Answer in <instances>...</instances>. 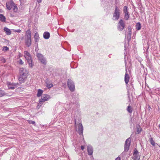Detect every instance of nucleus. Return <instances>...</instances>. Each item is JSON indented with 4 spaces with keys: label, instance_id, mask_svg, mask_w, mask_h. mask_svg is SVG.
Segmentation results:
<instances>
[{
    "label": "nucleus",
    "instance_id": "1",
    "mask_svg": "<svg viewBox=\"0 0 160 160\" xmlns=\"http://www.w3.org/2000/svg\"><path fill=\"white\" fill-rule=\"evenodd\" d=\"M19 74L20 76L18 80L19 82L20 83L24 82L28 75V71L25 68H21L19 70Z\"/></svg>",
    "mask_w": 160,
    "mask_h": 160
},
{
    "label": "nucleus",
    "instance_id": "2",
    "mask_svg": "<svg viewBox=\"0 0 160 160\" xmlns=\"http://www.w3.org/2000/svg\"><path fill=\"white\" fill-rule=\"evenodd\" d=\"M31 32L29 30H28L26 32L25 36V42L26 45L28 47H30L31 44Z\"/></svg>",
    "mask_w": 160,
    "mask_h": 160
},
{
    "label": "nucleus",
    "instance_id": "3",
    "mask_svg": "<svg viewBox=\"0 0 160 160\" xmlns=\"http://www.w3.org/2000/svg\"><path fill=\"white\" fill-rule=\"evenodd\" d=\"M120 10L116 6L115 8L114 12L113 13L112 19L114 20H118L120 16Z\"/></svg>",
    "mask_w": 160,
    "mask_h": 160
},
{
    "label": "nucleus",
    "instance_id": "4",
    "mask_svg": "<svg viewBox=\"0 0 160 160\" xmlns=\"http://www.w3.org/2000/svg\"><path fill=\"white\" fill-rule=\"evenodd\" d=\"M131 142V139L129 138L125 141V144L124 145V152H123L122 154H123L125 153V152H127L129 149V147Z\"/></svg>",
    "mask_w": 160,
    "mask_h": 160
},
{
    "label": "nucleus",
    "instance_id": "5",
    "mask_svg": "<svg viewBox=\"0 0 160 160\" xmlns=\"http://www.w3.org/2000/svg\"><path fill=\"white\" fill-rule=\"evenodd\" d=\"M68 86L71 92H73L75 89V86L73 81L70 79H68Z\"/></svg>",
    "mask_w": 160,
    "mask_h": 160
},
{
    "label": "nucleus",
    "instance_id": "6",
    "mask_svg": "<svg viewBox=\"0 0 160 160\" xmlns=\"http://www.w3.org/2000/svg\"><path fill=\"white\" fill-rule=\"evenodd\" d=\"M37 56L40 62L44 65H46L47 62L46 59L42 54L38 53L37 54Z\"/></svg>",
    "mask_w": 160,
    "mask_h": 160
},
{
    "label": "nucleus",
    "instance_id": "7",
    "mask_svg": "<svg viewBox=\"0 0 160 160\" xmlns=\"http://www.w3.org/2000/svg\"><path fill=\"white\" fill-rule=\"evenodd\" d=\"M125 23L122 19H121L118 24L117 29L120 31H122L125 27Z\"/></svg>",
    "mask_w": 160,
    "mask_h": 160
},
{
    "label": "nucleus",
    "instance_id": "8",
    "mask_svg": "<svg viewBox=\"0 0 160 160\" xmlns=\"http://www.w3.org/2000/svg\"><path fill=\"white\" fill-rule=\"evenodd\" d=\"M51 98V97L49 95L47 94L43 95L39 100V102L40 104H42L44 102L48 100Z\"/></svg>",
    "mask_w": 160,
    "mask_h": 160
},
{
    "label": "nucleus",
    "instance_id": "9",
    "mask_svg": "<svg viewBox=\"0 0 160 160\" xmlns=\"http://www.w3.org/2000/svg\"><path fill=\"white\" fill-rule=\"evenodd\" d=\"M78 132L80 135H82V137H83V127L82 124L81 123H79L78 126Z\"/></svg>",
    "mask_w": 160,
    "mask_h": 160
},
{
    "label": "nucleus",
    "instance_id": "10",
    "mask_svg": "<svg viewBox=\"0 0 160 160\" xmlns=\"http://www.w3.org/2000/svg\"><path fill=\"white\" fill-rule=\"evenodd\" d=\"M14 5L15 3L12 0L6 3V7L9 10H11L13 8V6H14Z\"/></svg>",
    "mask_w": 160,
    "mask_h": 160
},
{
    "label": "nucleus",
    "instance_id": "11",
    "mask_svg": "<svg viewBox=\"0 0 160 160\" xmlns=\"http://www.w3.org/2000/svg\"><path fill=\"white\" fill-rule=\"evenodd\" d=\"M25 58L27 60V62L28 63L29 67H30L31 68L32 67L33 65V64L32 63V60L31 56Z\"/></svg>",
    "mask_w": 160,
    "mask_h": 160
},
{
    "label": "nucleus",
    "instance_id": "12",
    "mask_svg": "<svg viewBox=\"0 0 160 160\" xmlns=\"http://www.w3.org/2000/svg\"><path fill=\"white\" fill-rule=\"evenodd\" d=\"M87 151L88 154L89 155H92L93 152V149L92 147L90 145H88L87 146Z\"/></svg>",
    "mask_w": 160,
    "mask_h": 160
},
{
    "label": "nucleus",
    "instance_id": "13",
    "mask_svg": "<svg viewBox=\"0 0 160 160\" xmlns=\"http://www.w3.org/2000/svg\"><path fill=\"white\" fill-rule=\"evenodd\" d=\"M126 72L125 74V78H124V80L125 83L126 84H127L129 81L130 79V77L128 74L127 72V69H126Z\"/></svg>",
    "mask_w": 160,
    "mask_h": 160
},
{
    "label": "nucleus",
    "instance_id": "14",
    "mask_svg": "<svg viewBox=\"0 0 160 160\" xmlns=\"http://www.w3.org/2000/svg\"><path fill=\"white\" fill-rule=\"evenodd\" d=\"M50 36V33L47 32H45L43 34V38L46 39H48Z\"/></svg>",
    "mask_w": 160,
    "mask_h": 160
},
{
    "label": "nucleus",
    "instance_id": "15",
    "mask_svg": "<svg viewBox=\"0 0 160 160\" xmlns=\"http://www.w3.org/2000/svg\"><path fill=\"white\" fill-rule=\"evenodd\" d=\"M4 96H11V95H8L4 91L0 89V97H2Z\"/></svg>",
    "mask_w": 160,
    "mask_h": 160
},
{
    "label": "nucleus",
    "instance_id": "16",
    "mask_svg": "<svg viewBox=\"0 0 160 160\" xmlns=\"http://www.w3.org/2000/svg\"><path fill=\"white\" fill-rule=\"evenodd\" d=\"M4 30L7 35H9L11 33L10 30L6 27L4 28Z\"/></svg>",
    "mask_w": 160,
    "mask_h": 160
},
{
    "label": "nucleus",
    "instance_id": "17",
    "mask_svg": "<svg viewBox=\"0 0 160 160\" xmlns=\"http://www.w3.org/2000/svg\"><path fill=\"white\" fill-rule=\"evenodd\" d=\"M34 38L35 42H38L39 39V36L38 33V32H36L35 33Z\"/></svg>",
    "mask_w": 160,
    "mask_h": 160
},
{
    "label": "nucleus",
    "instance_id": "18",
    "mask_svg": "<svg viewBox=\"0 0 160 160\" xmlns=\"http://www.w3.org/2000/svg\"><path fill=\"white\" fill-rule=\"evenodd\" d=\"M135 27L136 28L137 30H139L141 28V23L139 22L137 23Z\"/></svg>",
    "mask_w": 160,
    "mask_h": 160
},
{
    "label": "nucleus",
    "instance_id": "19",
    "mask_svg": "<svg viewBox=\"0 0 160 160\" xmlns=\"http://www.w3.org/2000/svg\"><path fill=\"white\" fill-rule=\"evenodd\" d=\"M127 110L129 113H131L133 111V108L130 105L127 107Z\"/></svg>",
    "mask_w": 160,
    "mask_h": 160
},
{
    "label": "nucleus",
    "instance_id": "20",
    "mask_svg": "<svg viewBox=\"0 0 160 160\" xmlns=\"http://www.w3.org/2000/svg\"><path fill=\"white\" fill-rule=\"evenodd\" d=\"M0 20L2 22H5L6 21V18L2 14H0Z\"/></svg>",
    "mask_w": 160,
    "mask_h": 160
},
{
    "label": "nucleus",
    "instance_id": "21",
    "mask_svg": "<svg viewBox=\"0 0 160 160\" xmlns=\"http://www.w3.org/2000/svg\"><path fill=\"white\" fill-rule=\"evenodd\" d=\"M43 93V91L40 89H39L38 90V93L37 94V97H39L41 96Z\"/></svg>",
    "mask_w": 160,
    "mask_h": 160
},
{
    "label": "nucleus",
    "instance_id": "22",
    "mask_svg": "<svg viewBox=\"0 0 160 160\" xmlns=\"http://www.w3.org/2000/svg\"><path fill=\"white\" fill-rule=\"evenodd\" d=\"M134 160H139L140 158V156L138 155V154H133Z\"/></svg>",
    "mask_w": 160,
    "mask_h": 160
},
{
    "label": "nucleus",
    "instance_id": "23",
    "mask_svg": "<svg viewBox=\"0 0 160 160\" xmlns=\"http://www.w3.org/2000/svg\"><path fill=\"white\" fill-rule=\"evenodd\" d=\"M8 86L9 89H14V88H15V87L12 86V84L11 83H8Z\"/></svg>",
    "mask_w": 160,
    "mask_h": 160
},
{
    "label": "nucleus",
    "instance_id": "24",
    "mask_svg": "<svg viewBox=\"0 0 160 160\" xmlns=\"http://www.w3.org/2000/svg\"><path fill=\"white\" fill-rule=\"evenodd\" d=\"M149 141L150 143L153 146H155V144H156V143L153 140L152 138H150L149 139Z\"/></svg>",
    "mask_w": 160,
    "mask_h": 160
},
{
    "label": "nucleus",
    "instance_id": "25",
    "mask_svg": "<svg viewBox=\"0 0 160 160\" xmlns=\"http://www.w3.org/2000/svg\"><path fill=\"white\" fill-rule=\"evenodd\" d=\"M128 35H129L130 37H131L132 34V28L131 26H129L128 27Z\"/></svg>",
    "mask_w": 160,
    "mask_h": 160
},
{
    "label": "nucleus",
    "instance_id": "26",
    "mask_svg": "<svg viewBox=\"0 0 160 160\" xmlns=\"http://www.w3.org/2000/svg\"><path fill=\"white\" fill-rule=\"evenodd\" d=\"M24 56L25 58L30 56V54L28 51H24Z\"/></svg>",
    "mask_w": 160,
    "mask_h": 160
},
{
    "label": "nucleus",
    "instance_id": "27",
    "mask_svg": "<svg viewBox=\"0 0 160 160\" xmlns=\"http://www.w3.org/2000/svg\"><path fill=\"white\" fill-rule=\"evenodd\" d=\"M123 12L124 13H125L127 12H128V8L127 6H124L123 7Z\"/></svg>",
    "mask_w": 160,
    "mask_h": 160
},
{
    "label": "nucleus",
    "instance_id": "28",
    "mask_svg": "<svg viewBox=\"0 0 160 160\" xmlns=\"http://www.w3.org/2000/svg\"><path fill=\"white\" fill-rule=\"evenodd\" d=\"M13 10L15 12H16L18 11V8L17 6L15 5L14 6H13Z\"/></svg>",
    "mask_w": 160,
    "mask_h": 160
},
{
    "label": "nucleus",
    "instance_id": "29",
    "mask_svg": "<svg viewBox=\"0 0 160 160\" xmlns=\"http://www.w3.org/2000/svg\"><path fill=\"white\" fill-rule=\"evenodd\" d=\"M28 122L29 123L32 124L34 125H35L36 124L35 122L32 120H29Z\"/></svg>",
    "mask_w": 160,
    "mask_h": 160
},
{
    "label": "nucleus",
    "instance_id": "30",
    "mask_svg": "<svg viewBox=\"0 0 160 160\" xmlns=\"http://www.w3.org/2000/svg\"><path fill=\"white\" fill-rule=\"evenodd\" d=\"M129 17V15H125L124 19L126 20H127Z\"/></svg>",
    "mask_w": 160,
    "mask_h": 160
},
{
    "label": "nucleus",
    "instance_id": "31",
    "mask_svg": "<svg viewBox=\"0 0 160 160\" xmlns=\"http://www.w3.org/2000/svg\"><path fill=\"white\" fill-rule=\"evenodd\" d=\"M12 86H13L15 88H16L18 86V83H12Z\"/></svg>",
    "mask_w": 160,
    "mask_h": 160
},
{
    "label": "nucleus",
    "instance_id": "32",
    "mask_svg": "<svg viewBox=\"0 0 160 160\" xmlns=\"http://www.w3.org/2000/svg\"><path fill=\"white\" fill-rule=\"evenodd\" d=\"M138 150L136 149H135L134 150V152H133V154H138Z\"/></svg>",
    "mask_w": 160,
    "mask_h": 160
},
{
    "label": "nucleus",
    "instance_id": "33",
    "mask_svg": "<svg viewBox=\"0 0 160 160\" xmlns=\"http://www.w3.org/2000/svg\"><path fill=\"white\" fill-rule=\"evenodd\" d=\"M53 86V85L52 84H50L49 85H47V87L48 88H50L52 87Z\"/></svg>",
    "mask_w": 160,
    "mask_h": 160
},
{
    "label": "nucleus",
    "instance_id": "34",
    "mask_svg": "<svg viewBox=\"0 0 160 160\" xmlns=\"http://www.w3.org/2000/svg\"><path fill=\"white\" fill-rule=\"evenodd\" d=\"M141 129H139V128H138L137 131V133L138 134H139L141 132Z\"/></svg>",
    "mask_w": 160,
    "mask_h": 160
},
{
    "label": "nucleus",
    "instance_id": "35",
    "mask_svg": "<svg viewBox=\"0 0 160 160\" xmlns=\"http://www.w3.org/2000/svg\"><path fill=\"white\" fill-rule=\"evenodd\" d=\"M19 62L20 64H22L23 63V62H22V60L21 59H20L19 61Z\"/></svg>",
    "mask_w": 160,
    "mask_h": 160
},
{
    "label": "nucleus",
    "instance_id": "36",
    "mask_svg": "<svg viewBox=\"0 0 160 160\" xmlns=\"http://www.w3.org/2000/svg\"><path fill=\"white\" fill-rule=\"evenodd\" d=\"M5 48V51H7L8 49V48L7 46H5L3 47Z\"/></svg>",
    "mask_w": 160,
    "mask_h": 160
},
{
    "label": "nucleus",
    "instance_id": "37",
    "mask_svg": "<svg viewBox=\"0 0 160 160\" xmlns=\"http://www.w3.org/2000/svg\"><path fill=\"white\" fill-rule=\"evenodd\" d=\"M128 98L129 101V102H131V99H130V96L129 94H128Z\"/></svg>",
    "mask_w": 160,
    "mask_h": 160
},
{
    "label": "nucleus",
    "instance_id": "38",
    "mask_svg": "<svg viewBox=\"0 0 160 160\" xmlns=\"http://www.w3.org/2000/svg\"><path fill=\"white\" fill-rule=\"evenodd\" d=\"M115 160H121V158L120 157H118V158H116Z\"/></svg>",
    "mask_w": 160,
    "mask_h": 160
},
{
    "label": "nucleus",
    "instance_id": "39",
    "mask_svg": "<svg viewBox=\"0 0 160 160\" xmlns=\"http://www.w3.org/2000/svg\"><path fill=\"white\" fill-rule=\"evenodd\" d=\"M81 148L82 150H83L84 148V146H81Z\"/></svg>",
    "mask_w": 160,
    "mask_h": 160
},
{
    "label": "nucleus",
    "instance_id": "40",
    "mask_svg": "<svg viewBox=\"0 0 160 160\" xmlns=\"http://www.w3.org/2000/svg\"><path fill=\"white\" fill-rule=\"evenodd\" d=\"M37 1L38 3H40L41 2L42 0H37Z\"/></svg>",
    "mask_w": 160,
    "mask_h": 160
},
{
    "label": "nucleus",
    "instance_id": "41",
    "mask_svg": "<svg viewBox=\"0 0 160 160\" xmlns=\"http://www.w3.org/2000/svg\"><path fill=\"white\" fill-rule=\"evenodd\" d=\"M125 13V15H129V13H128V12H126V13Z\"/></svg>",
    "mask_w": 160,
    "mask_h": 160
},
{
    "label": "nucleus",
    "instance_id": "42",
    "mask_svg": "<svg viewBox=\"0 0 160 160\" xmlns=\"http://www.w3.org/2000/svg\"><path fill=\"white\" fill-rule=\"evenodd\" d=\"M21 30H18V32H21Z\"/></svg>",
    "mask_w": 160,
    "mask_h": 160
},
{
    "label": "nucleus",
    "instance_id": "43",
    "mask_svg": "<svg viewBox=\"0 0 160 160\" xmlns=\"http://www.w3.org/2000/svg\"><path fill=\"white\" fill-rule=\"evenodd\" d=\"M21 0H20V1Z\"/></svg>",
    "mask_w": 160,
    "mask_h": 160
}]
</instances>
